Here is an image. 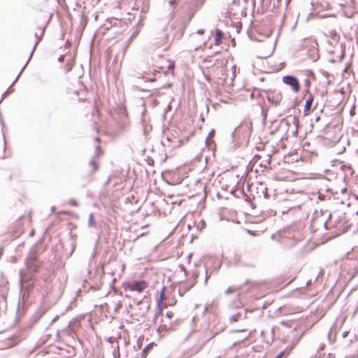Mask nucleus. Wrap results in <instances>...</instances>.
Instances as JSON below:
<instances>
[{
	"mask_svg": "<svg viewBox=\"0 0 358 358\" xmlns=\"http://www.w3.org/2000/svg\"><path fill=\"white\" fill-rule=\"evenodd\" d=\"M74 65V62L71 60L70 62H67L65 65V70L66 72L70 71L72 69L73 66Z\"/></svg>",
	"mask_w": 358,
	"mask_h": 358,
	"instance_id": "14",
	"label": "nucleus"
},
{
	"mask_svg": "<svg viewBox=\"0 0 358 358\" xmlns=\"http://www.w3.org/2000/svg\"><path fill=\"white\" fill-rule=\"evenodd\" d=\"M350 187L352 192L358 198V179L355 180V181L350 184Z\"/></svg>",
	"mask_w": 358,
	"mask_h": 358,
	"instance_id": "10",
	"label": "nucleus"
},
{
	"mask_svg": "<svg viewBox=\"0 0 358 358\" xmlns=\"http://www.w3.org/2000/svg\"><path fill=\"white\" fill-rule=\"evenodd\" d=\"M99 155H97L90 163L91 167L90 171L94 173L99 169Z\"/></svg>",
	"mask_w": 358,
	"mask_h": 358,
	"instance_id": "7",
	"label": "nucleus"
},
{
	"mask_svg": "<svg viewBox=\"0 0 358 358\" xmlns=\"http://www.w3.org/2000/svg\"><path fill=\"white\" fill-rule=\"evenodd\" d=\"M155 66L164 74L171 73L173 75L174 62L164 57H159L155 61Z\"/></svg>",
	"mask_w": 358,
	"mask_h": 358,
	"instance_id": "3",
	"label": "nucleus"
},
{
	"mask_svg": "<svg viewBox=\"0 0 358 358\" xmlns=\"http://www.w3.org/2000/svg\"><path fill=\"white\" fill-rule=\"evenodd\" d=\"M357 215H358V211H357Z\"/></svg>",
	"mask_w": 358,
	"mask_h": 358,
	"instance_id": "27",
	"label": "nucleus"
},
{
	"mask_svg": "<svg viewBox=\"0 0 358 358\" xmlns=\"http://www.w3.org/2000/svg\"><path fill=\"white\" fill-rule=\"evenodd\" d=\"M282 81L285 84L289 85L294 93H298L300 90V83L298 79L292 76H285L282 77Z\"/></svg>",
	"mask_w": 358,
	"mask_h": 358,
	"instance_id": "5",
	"label": "nucleus"
},
{
	"mask_svg": "<svg viewBox=\"0 0 358 358\" xmlns=\"http://www.w3.org/2000/svg\"><path fill=\"white\" fill-rule=\"evenodd\" d=\"M197 32H198V34H203L204 33V30H203V29L198 30V31H197Z\"/></svg>",
	"mask_w": 358,
	"mask_h": 358,
	"instance_id": "24",
	"label": "nucleus"
},
{
	"mask_svg": "<svg viewBox=\"0 0 358 358\" xmlns=\"http://www.w3.org/2000/svg\"><path fill=\"white\" fill-rule=\"evenodd\" d=\"M329 222L333 223L337 236L347 232L351 226L345 214L338 217L336 215H330Z\"/></svg>",
	"mask_w": 358,
	"mask_h": 358,
	"instance_id": "2",
	"label": "nucleus"
},
{
	"mask_svg": "<svg viewBox=\"0 0 358 358\" xmlns=\"http://www.w3.org/2000/svg\"><path fill=\"white\" fill-rule=\"evenodd\" d=\"M306 75L308 76V78H310L313 81H315L316 80V76L311 70H306Z\"/></svg>",
	"mask_w": 358,
	"mask_h": 358,
	"instance_id": "13",
	"label": "nucleus"
},
{
	"mask_svg": "<svg viewBox=\"0 0 358 358\" xmlns=\"http://www.w3.org/2000/svg\"><path fill=\"white\" fill-rule=\"evenodd\" d=\"M311 81H313V80H310V78H307L306 80L305 85H306V89H307V92H308V90H309V88H310V85H311Z\"/></svg>",
	"mask_w": 358,
	"mask_h": 358,
	"instance_id": "16",
	"label": "nucleus"
},
{
	"mask_svg": "<svg viewBox=\"0 0 358 358\" xmlns=\"http://www.w3.org/2000/svg\"><path fill=\"white\" fill-rule=\"evenodd\" d=\"M314 100V96L313 94H309L308 99L306 101L304 109H303V114L304 115H308L310 113V111L313 110L312 106Z\"/></svg>",
	"mask_w": 358,
	"mask_h": 358,
	"instance_id": "6",
	"label": "nucleus"
},
{
	"mask_svg": "<svg viewBox=\"0 0 358 358\" xmlns=\"http://www.w3.org/2000/svg\"><path fill=\"white\" fill-rule=\"evenodd\" d=\"M347 191V189L346 188H344L343 189H342V192H345Z\"/></svg>",
	"mask_w": 358,
	"mask_h": 358,
	"instance_id": "26",
	"label": "nucleus"
},
{
	"mask_svg": "<svg viewBox=\"0 0 358 358\" xmlns=\"http://www.w3.org/2000/svg\"><path fill=\"white\" fill-rule=\"evenodd\" d=\"M171 87V83H166L165 85H162L161 88L166 89V88H169Z\"/></svg>",
	"mask_w": 358,
	"mask_h": 358,
	"instance_id": "20",
	"label": "nucleus"
},
{
	"mask_svg": "<svg viewBox=\"0 0 358 358\" xmlns=\"http://www.w3.org/2000/svg\"><path fill=\"white\" fill-rule=\"evenodd\" d=\"M294 278H295V276L293 275H291L287 279H285V280H282V282H287V283L289 284L291 282H292L294 280Z\"/></svg>",
	"mask_w": 358,
	"mask_h": 358,
	"instance_id": "15",
	"label": "nucleus"
},
{
	"mask_svg": "<svg viewBox=\"0 0 358 358\" xmlns=\"http://www.w3.org/2000/svg\"><path fill=\"white\" fill-rule=\"evenodd\" d=\"M177 303L175 291L173 288L164 287L161 292L159 298L157 300V306L162 311L167 306H174Z\"/></svg>",
	"mask_w": 358,
	"mask_h": 358,
	"instance_id": "1",
	"label": "nucleus"
},
{
	"mask_svg": "<svg viewBox=\"0 0 358 358\" xmlns=\"http://www.w3.org/2000/svg\"><path fill=\"white\" fill-rule=\"evenodd\" d=\"M155 345H156L154 342H152V343H149L148 345H147L145 346V348L143 350L141 357L142 358H146L148 357L149 352L152 349V348Z\"/></svg>",
	"mask_w": 358,
	"mask_h": 358,
	"instance_id": "8",
	"label": "nucleus"
},
{
	"mask_svg": "<svg viewBox=\"0 0 358 358\" xmlns=\"http://www.w3.org/2000/svg\"><path fill=\"white\" fill-rule=\"evenodd\" d=\"M162 41H164V49H166L168 48V45H167V36H164L162 38Z\"/></svg>",
	"mask_w": 358,
	"mask_h": 358,
	"instance_id": "17",
	"label": "nucleus"
},
{
	"mask_svg": "<svg viewBox=\"0 0 358 358\" xmlns=\"http://www.w3.org/2000/svg\"><path fill=\"white\" fill-rule=\"evenodd\" d=\"M158 79V78L155 77V76L152 78H148L146 80L149 82H155Z\"/></svg>",
	"mask_w": 358,
	"mask_h": 358,
	"instance_id": "18",
	"label": "nucleus"
},
{
	"mask_svg": "<svg viewBox=\"0 0 358 358\" xmlns=\"http://www.w3.org/2000/svg\"><path fill=\"white\" fill-rule=\"evenodd\" d=\"M155 46H156L157 48H160V47L162 46V45H161V44H160V41H157V42L155 43Z\"/></svg>",
	"mask_w": 358,
	"mask_h": 358,
	"instance_id": "23",
	"label": "nucleus"
},
{
	"mask_svg": "<svg viewBox=\"0 0 358 358\" xmlns=\"http://www.w3.org/2000/svg\"><path fill=\"white\" fill-rule=\"evenodd\" d=\"M241 289V287H237V286H230L229 287L225 292L226 294H232V293H234L236 292H238Z\"/></svg>",
	"mask_w": 358,
	"mask_h": 358,
	"instance_id": "11",
	"label": "nucleus"
},
{
	"mask_svg": "<svg viewBox=\"0 0 358 358\" xmlns=\"http://www.w3.org/2000/svg\"><path fill=\"white\" fill-rule=\"evenodd\" d=\"M285 352L282 351L280 353H279L275 358H282L285 355Z\"/></svg>",
	"mask_w": 358,
	"mask_h": 358,
	"instance_id": "21",
	"label": "nucleus"
},
{
	"mask_svg": "<svg viewBox=\"0 0 358 358\" xmlns=\"http://www.w3.org/2000/svg\"><path fill=\"white\" fill-rule=\"evenodd\" d=\"M355 115V106H353L350 110V115L353 116Z\"/></svg>",
	"mask_w": 358,
	"mask_h": 358,
	"instance_id": "19",
	"label": "nucleus"
},
{
	"mask_svg": "<svg viewBox=\"0 0 358 358\" xmlns=\"http://www.w3.org/2000/svg\"><path fill=\"white\" fill-rule=\"evenodd\" d=\"M148 287V283L145 280H136L132 282H125L122 285L124 290L130 292H142Z\"/></svg>",
	"mask_w": 358,
	"mask_h": 358,
	"instance_id": "4",
	"label": "nucleus"
},
{
	"mask_svg": "<svg viewBox=\"0 0 358 358\" xmlns=\"http://www.w3.org/2000/svg\"><path fill=\"white\" fill-rule=\"evenodd\" d=\"M166 315L169 317V318H172L173 314L172 312H168L166 313Z\"/></svg>",
	"mask_w": 358,
	"mask_h": 358,
	"instance_id": "22",
	"label": "nucleus"
},
{
	"mask_svg": "<svg viewBox=\"0 0 358 358\" xmlns=\"http://www.w3.org/2000/svg\"><path fill=\"white\" fill-rule=\"evenodd\" d=\"M59 62H63V61H64V56H63V55H62L61 57H59Z\"/></svg>",
	"mask_w": 358,
	"mask_h": 358,
	"instance_id": "25",
	"label": "nucleus"
},
{
	"mask_svg": "<svg viewBox=\"0 0 358 358\" xmlns=\"http://www.w3.org/2000/svg\"><path fill=\"white\" fill-rule=\"evenodd\" d=\"M223 36L222 31L220 29H215V44L216 45H220L222 42V38Z\"/></svg>",
	"mask_w": 358,
	"mask_h": 358,
	"instance_id": "9",
	"label": "nucleus"
},
{
	"mask_svg": "<svg viewBox=\"0 0 358 358\" xmlns=\"http://www.w3.org/2000/svg\"><path fill=\"white\" fill-rule=\"evenodd\" d=\"M355 0H339L338 3L342 6H348L353 4Z\"/></svg>",
	"mask_w": 358,
	"mask_h": 358,
	"instance_id": "12",
	"label": "nucleus"
}]
</instances>
